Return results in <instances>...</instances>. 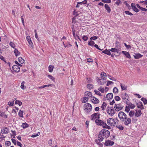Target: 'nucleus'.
Returning a JSON list of instances; mask_svg holds the SVG:
<instances>
[{
  "instance_id": "obj_1",
  "label": "nucleus",
  "mask_w": 147,
  "mask_h": 147,
  "mask_svg": "<svg viewBox=\"0 0 147 147\" xmlns=\"http://www.w3.org/2000/svg\"><path fill=\"white\" fill-rule=\"evenodd\" d=\"M118 117L121 121L123 122L124 124L126 125H128L131 123V119L127 118V115L123 111L119 112L118 114Z\"/></svg>"
},
{
  "instance_id": "obj_2",
  "label": "nucleus",
  "mask_w": 147,
  "mask_h": 147,
  "mask_svg": "<svg viewBox=\"0 0 147 147\" xmlns=\"http://www.w3.org/2000/svg\"><path fill=\"white\" fill-rule=\"evenodd\" d=\"M110 135V132L108 130L103 129L100 131L98 136V140L99 141L103 140L104 138H107Z\"/></svg>"
},
{
  "instance_id": "obj_3",
  "label": "nucleus",
  "mask_w": 147,
  "mask_h": 147,
  "mask_svg": "<svg viewBox=\"0 0 147 147\" xmlns=\"http://www.w3.org/2000/svg\"><path fill=\"white\" fill-rule=\"evenodd\" d=\"M92 108L91 105L88 103H86L84 105V109L87 113H89L90 112Z\"/></svg>"
},
{
  "instance_id": "obj_4",
  "label": "nucleus",
  "mask_w": 147,
  "mask_h": 147,
  "mask_svg": "<svg viewBox=\"0 0 147 147\" xmlns=\"http://www.w3.org/2000/svg\"><path fill=\"white\" fill-rule=\"evenodd\" d=\"M100 115L98 113H95L92 115L90 116V119L92 120H94L96 119H99L100 118Z\"/></svg>"
},
{
  "instance_id": "obj_5",
  "label": "nucleus",
  "mask_w": 147,
  "mask_h": 147,
  "mask_svg": "<svg viewBox=\"0 0 147 147\" xmlns=\"http://www.w3.org/2000/svg\"><path fill=\"white\" fill-rule=\"evenodd\" d=\"M114 108L115 110L117 111H119L121 110L123 108V106H121V104L120 103L119 104H115Z\"/></svg>"
},
{
  "instance_id": "obj_6",
  "label": "nucleus",
  "mask_w": 147,
  "mask_h": 147,
  "mask_svg": "<svg viewBox=\"0 0 147 147\" xmlns=\"http://www.w3.org/2000/svg\"><path fill=\"white\" fill-rule=\"evenodd\" d=\"M12 69L14 72H18L20 71V69L19 67L17 65H15L13 66Z\"/></svg>"
},
{
  "instance_id": "obj_7",
  "label": "nucleus",
  "mask_w": 147,
  "mask_h": 147,
  "mask_svg": "<svg viewBox=\"0 0 147 147\" xmlns=\"http://www.w3.org/2000/svg\"><path fill=\"white\" fill-rule=\"evenodd\" d=\"M121 97L123 100H126L127 101H129V100L128 95L126 93H122L121 94Z\"/></svg>"
},
{
  "instance_id": "obj_8",
  "label": "nucleus",
  "mask_w": 147,
  "mask_h": 147,
  "mask_svg": "<svg viewBox=\"0 0 147 147\" xmlns=\"http://www.w3.org/2000/svg\"><path fill=\"white\" fill-rule=\"evenodd\" d=\"M107 124L111 126H114V119L113 118H109L107 120Z\"/></svg>"
},
{
  "instance_id": "obj_9",
  "label": "nucleus",
  "mask_w": 147,
  "mask_h": 147,
  "mask_svg": "<svg viewBox=\"0 0 147 147\" xmlns=\"http://www.w3.org/2000/svg\"><path fill=\"white\" fill-rule=\"evenodd\" d=\"M95 122L96 124L98 125H103L105 124L104 123L103 121L99 120V119H96Z\"/></svg>"
},
{
  "instance_id": "obj_10",
  "label": "nucleus",
  "mask_w": 147,
  "mask_h": 147,
  "mask_svg": "<svg viewBox=\"0 0 147 147\" xmlns=\"http://www.w3.org/2000/svg\"><path fill=\"white\" fill-rule=\"evenodd\" d=\"M109 50L111 51L112 52H114L115 53L116 52L118 54V55H117L116 54H115L114 55L116 56H118L120 54L119 50V49H117L115 48H111V49Z\"/></svg>"
},
{
  "instance_id": "obj_11",
  "label": "nucleus",
  "mask_w": 147,
  "mask_h": 147,
  "mask_svg": "<svg viewBox=\"0 0 147 147\" xmlns=\"http://www.w3.org/2000/svg\"><path fill=\"white\" fill-rule=\"evenodd\" d=\"M91 100L93 103L95 104H97L99 102V100L97 98L94 96L91 97Z\"/></svg>"
},
{
  "instance_id": "obj_12",
  "label": "nucleus",
  "mask_w": 147,
  "mask_h": 147,
  "mask_svg": "<svg viewBox=\"0 0 147 147\" xmlns=\"http://www.w3.org/2000/svg\"><path fill=\"white\" fill-rule=\"evenodd\" d=\"M114 142L112 141L108 140L106 141L105 143V144L106 146H112Z\"/></svg>"
},
{
  "instance_id": "obj_13",
  "label": "nucleus",
  "mask_w": 147,
  "mask_h": 147,
  "mask_svg": "<svg viewBox=\"0 0 147 147\" xmlns=\"http://www.w3.org/2000/svg\"><path fill=\"white\" fill-rule=\"evenodd\" d=\"M9 132V129L7 127H5L2 128L1 132H2V134H7Z\"/></svg>"
},
{
  "instance_id": "obj_14",
  "label": "nucleus",
  "mask_w": 147,
  "mask_h": 147,
  "mask_svg": "<svg viewBox=\"0 0 147 147\" xmlns=\"http://www.w3.org/2000/svg\"><path fill=\"white\" fill-rule=\"evenodd\" d=\"M26 39L29 43L30 46L31 47H32L33 44L31 40L30 37L29 36H27L26 37Z\"/></svg>"
},
{
  "instance_id": "obj_15",
  "label": "nucleus",
  "mask_w": 147,
  "mask_h": 147,
  "mask_svg": "<svg viewBox=\"0 0 147 147\" xmlns=\"http://www.w3.org/2000/svg\"><path fill=\"white\" fill-rule=\"evenodd\" d=\"M131 6L133 10L136 12H138L139 11V10L136 8L135 3H131Z\"/></svg>"
},
{
  "instance_id": "obj_16",
  "label": "nucleus",
  "mask_w": 147,
  "mask_h": 147,
  "mask_svg": "<svg viewBox=\"0 0 147 147\" xmlns=\"http://www.w3.org/2000/svg\"><path fill=\"white\" fill-rule=\"evenodd\" d=\"M96 80L98 84L100 85H102L106 83L105 82L103 81L102 79H100L98 77H97Z\"/></svg>"
},
{
  "instance_id": "obj_17",
  "label": "nucleus",
  "mask_w": 147,
  "mask_h": 147,
  "mask_svg": "<svg viewBox=\"0 0 147 147\" xmlns=\"http://www.w3.org/2000/svg\"><path fill=\"white\" fill-rule=\"evenodd\" d=\"M142 114V112L140 110H136V113H135V116L139 117H140Z\"/></svg>"
},
{
  "instance_id": "obj_18",
  "label": "nucleus",
  "mask_w": 147,
  "mask_h": 147,
  "mask_svg": "<svg viewBox=\"0 0 147 147\" xmlns=\"http://www.w3.org/2000/svg\"><path fill=\"white\" fill-rule=\"evenodd\" d=\"M125 102H126V104L129 106L131 109H134L135 107V105L134 104L131 103H128L127 100H125Z\"/></svg>"
},
{
  "instance_id": "obj_19",
  "label": "nucleus",
  "mask_w": 147,
  "mask_h": 147,
  "mask_svg": "<svg viewBox=\"0 0 147 147\" xmlns=\"http://www.w3.org/2000/svg\"><path fill=\"white\" fill-rule=\"evenodd\" d=\"M85 94L86 97H87L88 98L92 97V94L91 92L87 91L85 92Z\"/></svg>"
},
{
  "instance_id": "obj_20",
  "label": "nucleus",
  "mask_w": 147,
  "mask_h": 147,
  "mask_svg": "<svg viewBox=\"0 0 147 147\" xmlns=\"http://www.w3.org/2000/svg\"><path fill=\"white\" fill-rule=\"evenodd\" d=\"M143 55H141L140 53H135V55H134V56L135 59H138L142 57Z\"/></svg>"
},
{
  "instance_id": "obj_21",
  "label": "nucleus",
  "mask_w": 147,
  "mask_h": 147,
  "mask_svg": "<svg viewBox=\"0 0 147 147\" xmlns=\"http://www.w3.org/2000/svg\"><path fill=\"white\" fill-rule=\"evenodd\" d=\"M106 97L107 98V99H111L113 98V94L112 93H109L107 94L106 95Z\"/></svg>"
},
{
  "instance_id": "obj_22",
  "label": "nucleus",
  "mask_w": 147,
  "mask_h": 147,
  "mask_svg": "<svg viewBox=\"0 0 147 147\" xmlns=\"http://www.w3.org/2000/svg\"><path fill=\"white\" fill-rule=\"evenodd\" d=\"M122 53H123L129 59H130L131 58L130 55L129 54L128 52L125 51H122Z\"/></svg>"
},
{
  "instance_id": "obj_23",
  "label": "nucleus",
  "mask_w": 147,
  "mask_h": 147,
  "mask_svg": "<svg viewBox=\"0 0 147 147\" xmlns=\"http://www.w3.org/2000/svg\"><path fill=\"white\" fill-rule=\"evenodd\" d=\"M105 7L106 9L107 10L109 13H110L111 11L110 7L107 4H105Z\"/></svg>"
},
{
  "instance_id": "obj_24",
  "label": "nucleus",
  "mask_w": 147,
  "mask_h": 147,
  "mask_svg": "<svg viewBox=\"0 0 147 147\" xmlns=\"http://www.w3.org/2000/svg\"><path fill=\"white\" fill-rule=\"evenodd\" d=\"M102 52L104 53L107 54L108 55H111V53L109 50H108L106 49L102 51Z\"/></svg>"
},
{
  "instance_id": "obj_25",
  "label": "nucleus",
  "mask_w": 147,
  "mask_h": 147,
  "mask_svg": "<svg viewBox=\"0 0 147 147\" xmlns=\"http://www.w3.org/2000/svg\"><path fill=\"white\" fill-rule=\"evenodd\" d=\"M18 60L19 62L21 64H22L25 61L24 59L21 57H19L18 58Z\"/></svg>"
},
{
  "instance_id": "obj_26",
  "label": "nucleus",
  "mask_w": 147,
  "mask_h": 147,
  "mask_svg": "<svg viewBox=\"0 0 147 147\" xmlns=\"http://www.w3.org/2000/svg\"><path fill=\"white\" fill-rule=\"evenodd\" d=\"M14 53L16 57L18 56L20 54V52L18 51L16 49H15L14 51Z\"/></svg>"
},
{
  "instance_id": "obj_27",
  "label": "nucleus",
  "mask_w": 147,
  "mask_h": 147,
  "mask_svg": "<svg viewBox=\"0 0 147 147\" xmlns=\"http://www.w3.org/2000/svg\"><path fill=\"white\" fill-rule=\"evenodd\" d=\"M28 125L26 123H23L22 125V127L23 128H25L28 127Z\"/></svg>"
},
{
  "instance_id": "obj_28",
  "label": "nucleus",
  "mask_w": 147,
  "mask_h": 147,
  "mask_svg": "<svg viewBox=\"0 0 147 147\" xmlns=\"http://www.w3.org/2000/svg\"><path fill=\"white\" fill-rule=\"evenodd\" d=\"M134 114H135V111H131L129 114V115L131 117H132Z\"/></svg>"
},
{
  "instance_id": "obj_29",
  "label": "nucleus",
  "mask_w": 147,
  "mask_h": 147,
  "mask_svg": "<svg viewBox=\"0 0 147 147\" xmlns=\"http://www.w3.org/2000/svg\"><path fill=\"white\" fill-rule=\"evenodd\" d=\"M106 106L107 104L105 102H103L101 106L102 110H104L106 107Z\"/></svg>"
},
{
  "instance_id": "obj_30",
  "label": "nucleus",
  "mask_w": 147,
  "mask_h": 147,
  "mask_svg": "<svg viewBox=\"0 0 147 147\" xmlns=\"http://www.w3.org/2000/svg\"><path fill=\"white\" fill-rule=\"evenodd\" d=\"M48 68L49 72H52L53 71L54 67L53 65H50Z\"/></svg>"
},
{
  "instance_id": "obj_31",
  "label": "nucleus",
  "mask_w": 147,
  "mask_h": 147,
  "mask_svg": "<svg viewBox=\"0 0 147 147\" xmlns=\"http://www.w3.org/2000/svg\"><path fill=\"white\" fill-rule=\"evenodd\" d=\"M98 90L100 91L102 93H104L105 91V90L104 88H102V86H100L98 88Z\"/></svg>"
},
{
  "instance_id": "obj_32",
  "label": "nucleus",
  "mask_w": 147,
  "mask_h": 147,
  "mask_svg": "<svg viewBox=\"0 0 147 147\" xmlns=\"http://www.w3.org/2000/svg\"><path fill=\"white\" fill-rule=\"evenodd\" d=\"M94 42L92 40H90L88 42V45L91 46H94Z\"/></svg>"
},
{
  "instance_id": "obj_33",
  "label": "nucleus",
  "mask_w": 147,
  "mask_h": 147,
  "mask_svg": "<svg viewBox=\"0 0 147 147\" xmlns=\"http://www.w3.org/2000/svg\"><path fill=\"white\" fill-rule=\"evenodd\" d=\"M116 126L120 130H123L124 128L121 125H116Z\"/></svg>"
},
{
  "instance_id": "obj_34",
  "label": "nucleus",
  "mask_w": 147,
  "mask_h": 147,
  "mask_svg": "<svg viewBox=\"0 0 147 147\" xmlns=\"http://www.w3.org/2000/svg\"><path fill=\"white\" fill-rule=\"evenodd\" d=\"M15 104H18L20 106L22 105V102L19 100H16L15 102Z\"/></svg>"
},
{
  "instance_id": "obj_35",
  "label": "nucleus",
  "mask_w": 147,
  "mask_h": 147,
  "mask_svg": "<svg viewBox=\"0 0 147 147\" xmlns=\"http://www.w3.org/2000/svg\"><path fill=\"white\" fill-rule=\"evenodd\" d=\"M24 112L23 111L20 110L18 114L19 115L20 117H23V113Z\"/></svg>"
},
{
  "instance_id": "obj_36",
  "label": "nucleus",
  "mask_w": 147,
  "mask_h": 147,
  "mask_svg": "<svg viewBox=\"0 0 147 147\" xmlns=\"http://www.w3.org/2000/svg\"><path fill=\"white\" fill-rule=\"evenodd\" d=\"M105 123V124L104 125H105L103 126V128H107L109 129H111V128L110 126L107 125L106 123Z\"/></svg>"
},
{
  "instance_id": "obj_37",
  "label": "nucleus",
  "mask_w": 147,
  "mask_h": 147,
  "mask_svg": "<svg viewBox=\"0 0 147 147\" xmlns=\"http://www.w3.org/2000/svg\"><path fill=\"white\" fill-rule=\"evenodd\" d=\"M24 81L22 82L21 84V88L22 89H24L26 88V87L24 86Z\"/></svg>"
},
{
  "instance_id": "obj_38",
  "label": "nucleus",
  "mask_w": 147,
  "mask_h": 147,
  "mask_svg": "<svg viewBox=\"0 0 147 147\" xmlns=\"http://www.w3.org/2000/svg\"><path fill=\"white\" fill-rule=\"evenodd\" d=\"M93 85L91 84H88L87 85V87L89 89H91L92 88Z\"/></svg>"
},
{
  "instance_id": "obj_39",
  "label": "nucleus",
  "mask_w": 147,
  "mask_h": 147,
  "mask_svg": "<svg viewBox=\"0 0 147 147\" xmlns=\"http://www.w3.org/2000/svg\"><path fill=\"white\" fill-rule=\"evenodd\" d=\"M94 92H95V94H96L97 95H99L100 96H101L102 94H101L100 93L99 91L97 90H94Z\"/></svg>"
},
{
  "instance_id": "obj_40",
  "label": "nucleus",
  "mask_w": 147,
  "mask_h": 147,
  "mask_svg": "<svg viewBox=\"0 0 147 147\" xmlns=\"http://www.w3.org/2000/svg\"><path fill=\"white\" fill-rule=\"evenodd\" d=\"M87 0H85L83 1H82L81 2H78V4H85L87 3Z\"/></svg>"
},
{
  "instance_id": "obj_41",
  "label": "nucleus",
  "mask_w": 147,
  "mask_h": 147,
  "mask_svg": "<svg viewBox=\"0 0 147 147\" xmlns=\"http://www.w3.org/2000/svg\"><path fill=\"white\" fill-rule=\"evenodd\" d=\"M111 115L112 116L115 113V111L114 109H111L110 111Z\"/></svg>"
},
{
  "instance_id": "obj_42",
  "label": "nucleus",
  "mask_w": 147,
  "mask_h": 147,
  "mask_svg": "<svg viewBox=\"0 0 147 147\" xmlns=\"http://www.w3.org/2000/svg\"><path fill=\"white\" fill-rule=\"evenodd\" d=\"M118 92V89L116 87H115L113 89V92L114 93H117Z\"/></svg>"
},
{
  "instance_id": "obj_43",
  "label": "nucleus",
  "mask_w": 147,
  "mask_h": 147,
  "mask_svg": "<svg viewBox=\"0 0 147 147\" xmlns=\"http://www.w3.org/2000/svg\"><path fill=\"white\" fill-rule=\"evenodd\" d=\"M141 100L144 103V105L146 104V102H147V100L146 99L144 98H141Z\"/></svg>"
},
{
  "instance_id": "obj_44",
  "label": "nucleus",
  "mask_w": 147,
  "mask_h": 147,
  "mask_svg": "<svg viewBox=\"0 0 147 147\" xmlns=\"http://www.w3.org/2000/svg\"><path fill=\"white\" fill-rule=\"evenodd\" d=\"M137 105H138L137 107L138 108L140 109L141 110H143L144 109L143 105H139L138 104H137Z\"/></svg>"
},
{
  "instance_id": "obj_45",
  "label": "nucleus",
  "mask_w": 147,
  "mask_h": 147,
  "mask_svg": "<svg viewBox=\"0 0 147 147\" xmlns=\"http://www.w3.org/2000/svg\"><path fill=\"white\" fill-rule=\"evenodd\" d=\"M102 1L104 3H110L111 2V0H102Z\"/></svg>"
},
{
  "instance_id": "obj_46",
  "label": "nucleus",
  "mask_w": 147,
  "mask_h": 147,
  "mask_svg": "<svg viewBox=\"0 0 147 147\" xmlns=\"http://www.w3.org/2000/svg\"><path fill=\"white\" fill-rule=\"evenodd\" d=\"M120 86L121 87V89L122 90H124L126 89L127 87H125V85L123 86L121 83L120 84Z\"/></svg>"
},
{
  "instance_id": "obj_47",
  "label": "nucleus",
  "mask_w": 147,
  "mask_h": 147,
  "mask_svg": "<svg viewBox=\"0 0 147 147\" xmlns=\"http://www.w3.org/2000/svg\"><path fill=\"white\" fill-rule=\"evenodd\" d=\"M130 111V109L129 107V106H126L125 107V111L126 112H127V113H128L129 111Z\"/></svg>"
},
{
  "instance_id": "obj_48",
  "label": "nucleus",
  "mask_w": 147,
  "mask_h": 147,
  "mask_svg": "<svg viewBox=\"0 0 147 147\" xmlns=\"http://www.w3.org/2000/svg\"><path fill=\"white\" fill-rule=\"evenodd\" d=\"M88 98L86 96L85 97L83 98L82 102H86L87 101Z\"/></svg>"
},
{
  "instance_id": "obj_49",
  "label": "nucleus",
  "mask_w": 147,
  "mask_h": 147,
  "mask_svg": "<svg viewBox=\"0 0 147 147\" xmlns=\"http://www.w3.org/2000/svg\"><path fill=\"white\" fill-rule=\"evenodd\" d=\"M82 38L84 40V41H86L87 40L88 38V37L86 36H84L82 37Z\"/></svg>"
},
{
  "instance_id": "obj_50",
  "label": "nucleus",
  "mask_w": 147,
  "mask_h": 147,
  "mask_svg": "<svg viewBox=\"0 0 147 147\" xmlns=\"http://www.w3.org/2000/svg\"><path fill=\"white\" fill-rule=\"evenodd\" d=\"M125 13L127 15H130L131 16L133 15L132 13L131 12H129V11H125Z\"/></svg>"
},
{
  "instance_id": "obj_51",
  "label": "nucleus",
  "mask_w": 147,
  "mask_h": 147,
  "mask_svg": "<svg viewBox=\"0 0 147 147\" xmlns=\"http://www.w3.org/2000/svg\"><path fill=\"white\" fill-rule=\"evenodd\" d=\"M113 84V82L110 81H107V83L106 84V85L107 86H109V85H110L111 84Z\"/></svg>"
},
{
  "instance_id": "obj_52",
  "label": "nucleus",
  "mask_w": 147,
  "mask_h": 147,
  "mask_svg": "<svg viewBox=\"0 0 147 147\" xmlns=\"http://www.w3.org/2000/svg\"><path fill=\"white\" fill-rule=\"evenodd\" d=\"M115 100L117 101H119L120 100V97L118 96H116L115 97Z\"/></svg>"
},
{
  "instance_id": "obj_53",
  "label": "nucleus",
  "mask_w": 147,
  "mask_h": 147,
  "mask_svg": "<svg viewBox=\"0 0 147 147\" xmlns=\"http://www.w3.org/2000/svg\"><path fill=\"white\" fill-rule=\"evenodd\" d=\"M97 37L96 36H94L91 37L90 39L91 40H95L97 39Z\"/></svg>"
},
{
  "instance_id": "obj_54",
  "label": "nucleus",
  "mask_w": 147,
  "mask_h": 147,
  "mask_svg": "<svg viewBox=\"0 0 147 147\" xmlns=\"http://www.w3.org/2000/svg\"><path fill=\"white\" fill-rule=\"evenodd\" d=\"M5 145L7 146H8L11 145V142L10 141H6L5 143Z\"/></svg>"
},
{
  "instance_id": "obj_55",
  "label": "nucleus",
  "mask_w": 147,
  "mask_h": 147,
  "mask_svg": "<svg viewBox=\"0 0 147 147\" xmlns=\"http://www.w3.org/2000/svg\"><path fill=\"white\" fill-rule=\"evenodd\" d=\"M9 45L11 47L13 48H14L15 47V45L13 42H11L9 43Z\"/></svg>"
},
{
  "instance_id": "obj_56",
  "label": "nucleus",
  "mask_w": 147,
  "mask_h": 147,
  "mask_svg": "<svg viewBox=\"0 0 147 147\" xmlns=\"http://www.w3.org/2000/svg\"><path fill=\"white\" fill-rule=\"evenodd\" d=\"M14 104V101L12 102H9L8 103V105L10 106H13Z\"/></svg>"
},
{
  "instance_id": "obj_57",
  "label": "nucleus",
  "mask_w": 147,
  "mask_h": 147,
  "mask_svg": "<svg viewBox=\"0 0 147 147\" xmlns=\"http://www.w3.org/2000/svg\"><path fill=\"white\" fill-rule=\"evenodd\" d=\"M48 77H49V78L50 79H51L52 80H53L55 79V78L51 75H48Z\"/></svg>"
},
{
  "instance_id": "obj_58",
  "label": "nucleus",
  "mask_w": 147,
  "mask_h": 147,
  "mask_svg": "<svg viewBox=\"0 0 147 147\" xmlns=\"http://www.w3.org/2000/svg\"><path fill=\"white\" fill-rule=\"evenodd\" d=\"M100 75L101 77H103L106 76V74L104 72L101 73Z\"/></svg>"
},
{
  "instance_id": "obj_59",
  "label": "nucleus",
  "mask_w": 147,
  "mask_h": 147,
  "mask_svg": "<svg viewBox=\"0 0 147 147\" xmlns=\"http://www.w3.org/2000/svg\"><path fill=\"white\" fill-rule=\"evenodd\" d=\"M87 61L88 62H92L93 60L91 58H88L87 59Z\"/></svg>"
},
{
  "instance_id": "obj_60",
  "label": "nucleus",
  "mask_w": 147,
  "mask_h": 147,
  "mask_svg": "<svg viewBox=\"0 0 147 147\" xmlns=\"http://www.w3.org/2000/svg\"><path fill=\"white\" fill-rule=\"evenodd\" d=\"M0 58L1 59L4 61L5 63H6V62L5 60V58L2 56H0Z\"/></svg>"
},
{
  "instance_id": "obj_61",
  "label": "nucleus",
  "mask_w": 147,
  "mask_h": 147,
  "mask_svg": "<svg viewBox=\"0 0 147 147\" xmlns=\"http://www.w3.org/2000/svg\"><path fill=\"white\" fill-rule=\"evenodd\" d=\"M94 46L96 47V49H97L100 50H102V49H100V48H99L98 47V45L96 44H95V45H94Z\"/></svg>"
},
{
  "instance_id": "obj_62",
  "label": "nucleus",
  "mask_w": 147,
  "mask_h": 147,
  "mask_svg": "<svg viewBox=\"0 0 147 147\" xmlns=\"http://www.w3.org/2000/svg\"><path fill=\"white\" fill-rule=\"evenodd\" d=\"M121 1L120 0H117V1L115 2V4L118 5L121 3Z\"/></svg>"
},
{
  "instance_id": "obj_63",
  "label": "nucleus",
  "mask_w": 147,
  "mask_h": 147,
  "mask_svg": "<svg viewBox=\"0 0 147 147\" xmlns=\"http://www.w3.org/2000/svg\"><path fill=\"white\" fill-rule=\"evenodd\" d=\"M140 9H141L142 11H147V9L144 8H143L142 7H141Z\"/></svg>"
},
{
  "instance_id": "obj_64",
  "label": "nucleus",
  "mask_w": 147,
  "mask_h": 147,
  "mask_svg": "<svg viewBox=\"0 0 147 147\" xmlns=\"http://www.w3.org/2000/svg\"><path fill=\"white\" fill-rule=\"evenodd\" d=\"M11 140L12 141V142L14 144V145L16 144V140L14 139H11Z\"/></svg>"
}]
</instances>
